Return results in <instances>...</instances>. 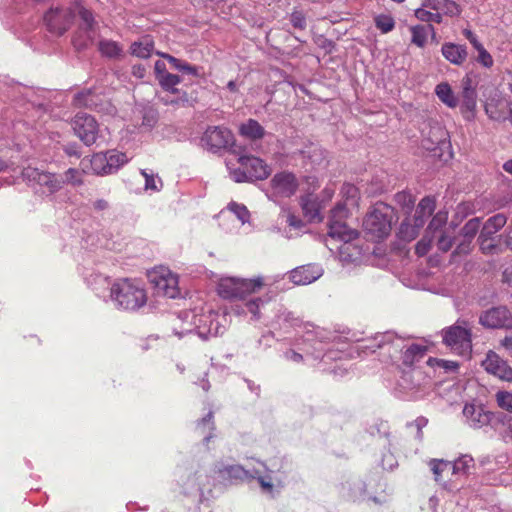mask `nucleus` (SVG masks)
Instances as JSON below:
<instances>
[{
  "instance_id": "obj_1",
  "label": "nucleus",
  "mask_w": 512,
  "mask_h": 512,
  "mask_svg": "<svg viewBox=\"0 0 512 512\" xmlns=\"http://www.w3.org/2000/svg\"><path fill=\"white\" fill-rule=\"evenodd\" d=\"M258 466L245 468L239 464H228L224 461H217L213 466V472L225 482L244 481L256 479L263 494L270 498L277 497L285 486L286 472L282 465L274 469L262 461H257Z\"/></svg>"
},
{
  "instance_id": "obj_2",
  "label": "nucleus",
  "mask_w": 512,
  "mask_h": 512,
  "mask_svg": "<svg viewBox=\"0 0 512 512\" xmlns=\"http://www.w3.org/2000/svg\"><path fill=\"white\" fill-rule=\"evenodd\" d=\"M262 277L253 279L223 277L217 285L219 296L224 299H239L241 304L233 308L238 315H251V320L257 321L261 318V309L272 299L269 294L254 296L263 287Z\"/></svg>"
},
{
  "instance_id": "obj_3",
  "label": "nucleus",
  "mask_w": 512,
  "mask_h": 512,
  "mask_svg": "<svg viewBox=\"0 0 512 512\" xmlns=\"http://www.w3.org/2000/svg\"><path fill=\"white\" fill-rule=\"evenodd\" d=\"M226 315L209 310L196 313L194 310L180 311L173 319L174 335L182 338L195 332L202 340L222 335L226 330Z\"/></svg>"
},
{
  "instance_id": "obj_4",
  "label": "nucleus",
  "mask_w": 512,
  "mask_h": 512,
  "mask_svg": "<svg viewBox=\"0 0 512 512\" xmlns=\"http://www.w3.org/2000/svg\"><path fill=\"white\" fill-rule=\"evenodd\" d=\"M109 301L122 311H137L147 303L145 289L135 279L120 278L110 286Z\"/></svg>"
},
{
  "instance_id": "obj_5",
  "label": "nucleus",
  "mask_w": 512,
  "mask_h": 512,
  "mask_svg": "<svg viewBox=\"0 0 512 512\" xmlns=\"http://www.w3.org/2000/svg\"><path fill=\"white\" fill-rule=\"evenodd\" d=\"M235 161L240 167H235L232 159L226 161L230 178L237 183L254 180H263L270 175L268 165L260 158L246 154L241 147H235L231 151Z\"/></svg>"
},
{
  "instance_id": "obj_6",
  "label": "nucleus",
  "mask_w": 512,
  "mask_h": 512,
  "mask_svg": "<svg viewBox=\"0 0 512 512\" xmlns=\"http://www.w3.org/2000/svg\"><path fill=\"white\" fill-rule=\"evenodd\" d=\"M406 342V339L396 335L394 332L387 331L361 340L357 345V349L365 353L368 351L374 353L379 349L383 356H387L391 361H397L401 358Z\"/></svg>"
},
{
  "instance_id": "obj_7",
  "label": "nucleus",
  "mask_w": 512,
  "mask_h": 512,
  "mask_svg": "<svg viewBox=\"0 0 512 512\" xmlns=\"http://www.w3.org/2000/svg\"><path fill=\"white\" fill-rule=\"evenodd\" d=\"M347 215V209L344 204H338L331 210L329 219V232L328 235L332 239H338L343 242L339 248L340 255L344 257V253L349 250L350 242L357 238L358 232L355 229L349 228L343 219Z\"/></svg>"
},
{
  "instance_id": "obj_8",
  "label": "nucleus",
  "mask_w": 512,
  "mask_h": 512,
  "mask_svg": "<svg viewBox=\"0 0 512 512\" xmlns=\"http://www.w3.org/2000/svg\"><path fill=\"white\" fill-rule=\"evenodd\" d=\"M430 378L419 368H402L396 384V393L402 398H418V393L429 383Z\"/></svg>"
},
{
  "instance_id": "obj_9",
  "label": "nucleus",
  "mask_w": 512,
  "mask_h": 512,
  "mask_svg": "<svg viewBox=\"0 0 512 512\" xmlns=\"http://www.w3.org/2000/svg\"><path fill=\"white\" fill-rule=\"evenodd\" d=\"M392 213L393 210L390 206L384 203L376 204L364 219L365 231L377 239L386 237L391 231Z\"/></svg>"
},
{
  "instance_id": "obj_10",
  "label": "nucleus",
  "mask_w": 512,
  "mask_h": 512,
  "mask_svg": "<svg viewBox=\"0 0 512 512\" xmlns=\"http://www.w3.org/2000/svg\"><path fill=\"white\" fill-rule=\"evenodd\" d=\"M130 158L123 152L108 150L99 152L91 158V168L97 175H109L116 173L122 166L129 162Z\"/></svg>"
},
{
  "instance_id": "obj_11",
  "label": "nucleus",
  "mask_w": 512,
  "mask_h": 512,
  "mask_svg": "<svg viewBox=\"0 0 512 512\" xmlns=\"http://www.w3.org/2000/svg\"><path fill=\"white\" fill-rule=\"evenodd\" d=\"M234 143L232 132L224 126H209L200 138V145L211 153L228 150Z\"/></svg>"
},
{
  "instance_id": "obj_12",
  "label": "nucleus",
  "mask_w": 512,
  "mask_h": 512,
  "mask_svg": "<svg viewBox=\"0 0 512 512\" xmlns=\"http://www.w3.org/2000/svg\"><path fill=\"white\" fill-rule=\"evenodd\" d=\"M443 341L459 355H467L471 352V331L465 321H458L455 325L444 330Z\"/></svg>"
},
{
  "instance_id": "obj_13",
  "label": "nucleus",
  "mask_w": 512,
  "mask_h": 512,
  "mask_svg": "<svg viewBox=\"0 0 512 512\" xmlns=\"http://www.w3.org/2000/svg\"><path fill=\"white\" fill-rule=\"evenodd\" d=\"M43 19L49 32L60 36L74 23L75 10L73 5L69 7L52 6L44 14Z\"/></svg>"
},
{
  "instance_id": "obj_14",
  "label": "nucleus",
  "mask_w": 512,
  "mask_h": 512,
  "mask_svg": "<svg viewBox=\"0 0 512 512\" xmlns=\"http://www.w3.org/2000/svg\"><path fill=\"white\" fill-rule=\"evenodd\" d=\"M75 135L86 145L91 146L101 139L99 125L95 118L86 113H77L72 120Z\"/></svg>"
},
{
  "instance_id": "obj_15",
  "label": "nucleus",
  "mask_w": 512,
  "mask_h": 512,
  "mask_svg": "<svg viewBox=\"0 0 512 512\" xmlns=\"http://www.w3.org/2000/svg\"><path fill=\"white\" fill-rule=\"evenodd\" d=\"M22 175L28 182L38 185L42 189V193L48 195L59 191L64 184L61 175L44 172L37 168L28 167L23 170Z\"/></svg>"
},
{
  "instance_id": "obj_16",
  "label": "nucleus",
  "mask_w": 512,
  "mask_h": 512,
  "mask_svg": "<svg viewBox=\"0 0 512 512\" xmlns=\"http://www.w3.org/2000/svg\"><path fill=\"white\" fill-rule=\"evenodd\" d=\"M479 322L491 329H509L512 328V314L506 306L492 307L480 315Z\"/></svg>"
},
{
  "instance_id": "obj_17",
  "label": "nucleus",
  "mask_w": 512,
  "mask_h": 512,
  "mask_svg": "<svg viewBox=\"0 0 512 512\" xmlns=\"http://www.w3.org/2000/svg\"><path fill=\"white\" fill-rule=\"evenodd\" d=\"M150 280L158 294L168 298H176L179 295L178 277L167 269H161L150 275Z\"/></svg>"
},
{
  "instance_id": "obj_18",
  "label": "nucleus",
  "mask_w": 512,
  "mask_h": 512,
  "mask_svg": "<svg viewBox=\"0 0 512 512\" xmlns=\"http://www.w3.org/2000/svg\"><path fill=\"white\" fill-rule=\"evenodd\" d=\"M482 367L488 373L501 381L512 382V367L496 352L489 351L482 361Z\"/></svg>"
},
{
  "instance_id": "obj_19",
  "label": "nucleus",
  "mask_w": 512,
  "mask_h": 512,
  "mask_svg": "<svg viewBox=\"0 0 512 512\" xmlns=\"http://www.w3.org/2000/svg\"><path fill=\"white\" fill-rule=\"evenodd\" d=\"M463 416L466 424L473 429H481L490 425L494 414L484 408L482 405L465 404Z\"/></svg>"
},
{
  "instance_id": "obj_20",
  "label": "nucleus",
  "mask_w": 512,
  "mask_h": 512,
  "mask_svg": "<svg viewBox=\"0 0 512 512\" xmlns=\"http://www.w3.org/2000/svg\"><path fill=\"white\" fill-rule=\"evenodd\" d=\"M323 275V268L318 264L296 267L290 272V280L296 285H308Z\"/></svg>"
},
{
  "instance_id": "obj_21",
  "label": "nucleus",
  "mask_w": 512,
  "mask_h": 512,
  "mask_svg": "<svg viewBox=\"0 0 512 512\" xmlns=\"http://www.w3.org/2000/svg\"><path fill=\"white\" fill-rule=\"evenodd\" d=\"M271 184L274 192L284 197L293 195L298 187L295 175L289 172L277 173L272 178Z\"/></svg>"
},
{
  "instance_id": "obj_22",
  "label": "nucleus",
  "mask_w": 512,
  "mask_h": 512,
  "mask_svg": "<svg viewBox=\"0 0 512 512\" xmlns=\"http://www.w3.org/2000/svg\"><path fill=\"white\" fill-rule=\"evenodd\" d=\"M442 56L452 65H463L468 57L467 46L453 42H445L441 46Z\"/></svg>"
},
{
  "instance_id": "obj_23",
  "label": "nucleus",
  "mask_w": 512,
  "mask_h": 512,
  "mask_svg": "<svg viewBox=\"0 0 512 512\" xmlns=\"http://www.w3.org/2000/svg\"><path fill=\"white\" fill-rule=\"evenodd\" d=\"M75 15L78 14L80 19V28L87 34V40L93 41L96 35L97 22L93 13L82 6L79 2L74 5Z\"/></svg>"
},
{
  "instance_id": "obj_24",
  "label": "nucleus",
  "mask_w": 512,
  "mask_h": 512,
  "mask_svg": "<svg viewBox=\"0 0 512 512\" xmlns=\"http://www.w3.org/2000/svg\"><path fill=\"white\" fill-rule=\"evenodd\" d=\"M75 15L78 14L80 19V28L87 34V40L93 41L96 35L97 22L93 13L82 6L79 2L74 5Z\"/></svg>"
},
{
  "instance_id": "obj_25",
  "label": "nucleus",
  "mask_w": 512,
  "mask_h": 512,
  "mask_svg": "<svg viewBox=\"0 0 512 512\" xmlns=\"http://www.w3.org/2000/svg\"><path fill=\"white\" fill-rule=\"evenodd\" d=\"M405 346L400 358L402 365L404 368H414V363L424 358L427 347L421 344L410 343L409 340H407Z\"/></svg>"
},
{
  "instance_id": "obj_26",
  "label": "nucleus",
  "mask_w": 512,
  "mask_h": 512,
  "mask_svg": "<svg viewBox=\"0 0 512 512\" xmlns=\"http://www.w3.org/2000/svg\"><path fill=\"white\" fill-rule=\"evenodd\" d=\"M477 107V92H471L468 89L461 91L460 112L466 121L475 119Z\"/></svg>"
},
{
  "instance_id": "obj_27",
  "label": "nucleus",
  "mask_w": 512,
  "mask_h": 512,
  "mask_svg": "<svg viewBox=\"0 0 512 512\" xmlns=\"http://www.w3.org/2000/svg\"><path fill=\"white\" fill-rule=\"evenodd\" d=\"M423 6L428 9L441 13L448 16H457L461 10L459 5L452 0H425Z\"/></svg>"
},
{
  "instance_id": "obj_28",
  "label": "nucleus",
  "mask_w": 512,
  "mask_h": 512,
  "mask_svg": "<svg viewBox=\"0 0 512 512\" xmlns=\"http://www.w3.org/2000/svg\"><path fill=\"white\" fill-rule=\"evenodd\" d=\"M130 52L133 56L147 59L154 52V41L151 36L146 35L135 41L130 46Z\"/></svg>"
},
{
  "instance_id": "obj_29",
  "label": "nucleus",
  "mask_w": 512,
  "mask_h": 512,
  "mask_svg": "<svg viewBox=\"0 0 512 512\" xmlns=\"http://www.w3.org/2000/svg\"><path fill=\"white\" fill-rule=\"evenodd\" d=\"M303 213L309 221H320V203L312 194L301 197L300 201Z\"/></svg>"
},
{
  "instance_id": "obj_30",
  "label": "nucleus",
  "mask_w": 512,
  "mask_h": 512,
  "mask_svg": "<svg viewBox=\"0 0 512 512\" xmlns=\"http://www.w3.org/2000/svg\"><path fill=\"white\" fill-rule=\"evenodd\" d=\"M429 465L431 471L434 474L435 481L443 484L445 488H448V485L445 481V477L452 475L451 461H445L442 459H432L429 462Z\"/></svg>"
},
{
  "instance_id": "obj_31",
  "label": "nucleus",
  "mask_w": 512,
  "mask_h": 512,
  "mask_svg": "<svg viewBox=\"0 0 512 512\" xmlns=\"http://www.w3.org/2000/svg\"><path fill=\"white\" fill-rule=\"evenodd\" d=\"M336 337L337 335L333 331L314 325L307 328L304 335L305 341H318L320 343H328L333 341Z\"/></svg>"
},
{
  "instance_id": "obj_32",
  "label": "nucleus",
  "mask_w": 512,
  "mask_h": 512,
  "mask_svg": "<svg viewBox=\"0 0 512 512\" xmlns=\"http://www.w3.org/2000/svg\"><path fill=\"white\" fill-rule=\"evenodd\" d=\"M435 94L439 100L449 108H456L459 105V99L454 94L451 86L447 82H441L435 87Z\"/></svg>"
},
{
  "instance_id": "obj_33",
  "label": "nucleus",
  "mask_w": 512,
  "mask_h": 512,
  "mask_svg": "<svg viewBox=\"0 0 512 512\" xmlns=\"http://www.w3.org/2000/svg\"><path fill=\"white\" fill-rule=\"evenodd\" d=\"M423 226V219L416 218L414 219V223H410L409 221H403L400 225L398 231V237L400 240L404 242H410L414 240L420 231V228Z\"/></svg>"
},
{
  "instance_id": "obj_34",
  "label": "nucleus",
  "mask_w": 512,
  "mask_h": 512,
  "mask_svg": "<svg viewBox=\"0 0 512 512\" xmlns=\"http://www.w3.org/2000/svg\"><path fill=\"white\" fill-rule=\"evenodd\" d=\"M214 415L212 411H209L203 418L197 421L196 429L203 435V443L207 445L209 441L215 437L214 430Z\"/></svg>"
},
{
  "instance_id": "obj_35",
  "label": "nucleus",
  "mask_w": 512,
  "mask_h": 512,
  "mask_svg": "<svg viewBox=\"0 0 512 512\" xmlns=\"http://www.w3.org/2000/svg\"><path fill=\"white\" fill-rule=\"evenodd\" d=\"M507 222V217L502 214L498 213L492 217H490L485 224L483 225L480 235L482 237H490L493 238V236L502 228Z\"/></svg>"
},
{
  "instance_id": "obj_36",
  "label": "nucleus",
  "mask_w": 512,
  "mask_h": 512,
  "mask_svg": "<svg viewBox=\"0 0 512 512\" xmlns=\"http://www.w3.org/2000/svg\"><path fill=\"white\" fill-rule=\"evenodd\" d=\"M239 132L242 136L251 140L262 139L265 135L263 126L254 119H249L242 123L239 127Z\"/></svg>"
},
{
  "instance_id": "obj_37",
  "label": "nucleus",
  "mask_w": 512,
  "mask_h": 512,
  "mask_svg": "<svg viewBox=\"0 0 512 512\" xmlns=\"http://www.w3.org/2000/svg\"><path fill=\"white\" fill-rule=\"evenodd\" d=\"M475 466L474 459L470 455H461L455 461L451 462L452 476H466L470 474Z\"/></svg>"
},
{
  "instance_id": "obj_38",
  "label": "nucleus",
  "mask_w": 512,
  "mask_h": 512,
  "mask_svg": "<svg viewBox=\"0 0 512 512\" xmlns=\"http://www.w3.org/2000/svg\"><path fill=\"white\" fill-rule=\"evenodd\" d=\"M190 481L197 482V492L199 500L202 502L206 499V493L212 491V483L210 477L202 471H197L190 476Z\"/></svg>"
},
{
  "instance_id": "obj_39",
  "label": "nucleus",
  "mask_w": 512,
  "mask_h": 512,
  "mask_svg": "<svg viewBox=\"0 0 512 512\" xmlns=\"http://www.w3.org/2000/svg\"><path fill=\"white\" fill-rule=\"evenodd\" d=\"M84 279L88 286H90L94 291L98 294L101 290L106 288L110 289L109 278L101 273L91 272L89 274H85Z\"/></svg>"
},
{
  "instance_id": "obj_40",
  "label": "nucleus",
  "mask_w": 512,
  "mask_h": 512,
  "mask_svg": "<svg viewBox=\"0 0 512 512\" xmlns=\"http://www.w3.org/2000/svg\"><path fill=\"white\" fill-rule=\"evenodd\" d=\"M100 53L108 58H119L123 54V48L116 41L103 39L98 43Z\"/></svg>"
},
{
  "instance_id": "obj_41",
  "label": "nucleus",
  "mask_w": 512,
  "mask_h": 512,
  "mask_svg": "<svg viewBox=\"0 0 512 512\" xmlns=\"http://www.w3.org/2000/svg\"><path fill=\"white\" fill-rule=\"evenodd\" d=\"M435 209V199L434 197L426 196L424 197L418 204L414 219L420 218L423 219V224L425 223L426 218H428Z\"/></svg>"
},
{
  "instance_id": "obj_42",
  "label": "nucleus",
  "mask_w": 512,
  "mask_h": 512,
  "mask_svg": "<svg viewBox=\"0 0 512 512\" xmlns=\"http://www.w3.org/2000/svg\"><path fill=\"white\" fill-rule=\"evenodd\" d=\"M428 30L434 33V27L431 24H429L427 27L421 25L413 26L411 28L412 43L418 47H424L427 40Z\"/></svg>"
},
{
  "instance_id": "obj_43",
  "label": "nucleus",
  "mask_w": 512,
  "mask_h": 512,
  "mask_svg": "<svg viewBox=\"0 0 512 512\" xmlns=\"http://www.w3.org/2000/svg\"><path fill=\"white\" fill-rule=\"evenodd\" d=\"M74 103L79 107L94 109L97 107L96 96L91 90L79 92L74 97Z\"/></svg>"
},
{
  "instance_id": "obj_44",
  "label": "nucleus",
  "mask_w": 512,
  "mask_h": 512,
  "mask_svg": "<svg viewBox=\"0 0 512 512\" xmlns=\"http://www.w3.org/2000/svg\"><path fill=\"white\" fill-rule=\"evenodd\" d=\"M415 17L422 22L428 23H441L443 20L441 13L430 10L428 9V7H425L423 5L422 7L415 10Z\"/></svg>"
},
{
  "instance_id": "obj_45",
  "label": "nucleus",
  "mask_w": 512,
  "mask_h": 512,
  "mask_svg": "<svg viewBox=\"0 0 512 512\" xmlns=\"http://www.w3.org/2000/svg\"><path fill=\"white\" fill-rule=\"evenodd\" d=\"M279 219H281L282 222L285 221L289 225L290 228L301 229L304 226L302 220L291 213L283 212L280 215ZM290 231H291V229H289V230L285 229L283 231L282 235L287 239H291L294 236L290 233Z\"/></svg>"
},
{
  "instance_id": "obj_46",
  "label": "nucleus",
  "mask_w": 512,
  "mask_h": 512,
  "mask_svg": "<svg viewBox=\"0 0 512 512\" xmlns=\"http://www.w3.org/2000/svg\"><path fill=\"white\" fill-rule=\"evenodd\" d=\"M158 82L164 90L176 93L178 91L176 86L181 82V79L178 75L168 72L161 76Z\"/></svg>"
},
{
  "instance_id": "obj_47",
  "label": "nucleus",
  "mask_w": 512,
  "mask_h": 512,
  "mask_svg": "<svg viewBox=\"0 0 512 512\" xmlns=\"http://www.w3.org/2000/svg\"><path fill=\"white\" fill-rule=\"evenodd\" d=\"M227 209L231 211L242 224L249 222L250 212L245 205L231 202L228 204Z\"/></svg>"
},
{
  "instance_id": "obj_48",
  "label": "nucleus",
  "mask_w": 512,
  "mask_h": 512,
  "mask_svg": "<svg viewBox=\"0 0 512 512\" xmlns=\"http://www.w3.org/2000/svg\"><path fill=\"white\" fill-rule=\"evenodd\" d=\"M480 219L479 218H472L469 221L465 223V225L462 227L460 236L464 237L466 239L473 240L476 234L479 231L480 228Z\"/></svg>"
},
{
  "instance_id": "obj_49",
  "label": "nucleus",
  "mask_w": 512,
  "mask_h": 512,
  "mask_svg": "<svg viewBox=\"0 0 512 512\" xmlns=\"http://www.w3.org/2000/svg\"><path fill=\"white\" fill-rule=\"evenodd\" d=\"M474 49L478 52L476 57V61L484 68L490 69L494 65V60L492 55L486 50L482 43L474 47Z\"/></svg>"
},
{
  "instance_id": "obj_50",
  "label": "nucleus",
  "mask_w": 512,
  "mask_h": 512,
  "mask_svg": "<svg viewBox=\"0 0 512 512\" xmlns=\"http://www.w3.org/2000/svg\"><path fill=\"white\" fill-rule=\"evenodd\" d=\"M375 26L382 33H388L395 27V21L392 16L387 14H380L375 17Z\"/></svg>"
},
{
  "instance_id": "obj_51",
  "label": "nucleus",
  "mask_w": 512,
  "mask_h": 512,
  "mask_svg": "<svg viewBox=\"0 0 512 512\" xmlns=\"http://www.w3.org/2000/svg\"><path fill=\"white\" fill-rule=\"evenodd\" d=\"M142 176L145 178V190L158 192L162 189V180L154 174H149L145 169L141 170Z\"/></svg>"
},
{
  "instance_id": "obj_52",
  "label": "nucleus",
  "mask_w": 512,
  "mask_h": 512,
  "mask_svg": "<svg viewBox=\"0 0 512 512\" xmlns=\"http://www.w3.org/2000/svg\"><path fill=\"white\" fill-rule=\"evenodd\" d=\"M495 400L497 405L509 412L512 413V393L508 391L500 390L495 394Z\"/></svg>"
},
{
  "instance_id": "obj_53",
  "label": "nucleus",
  "mask_w": 512,
  "mask_h": 512,
  "mask_svg": "<svg viewBox=\"0 0 512 512\" xmlns=\"http://www.w3.org/2000/svg\"><path fill=\"white\" fill-rule=\"evenodd\" d=\"M276 321L279 326H283L284 328L294 327L299 323V319L295 317L292 312L287 311L286 309L279 312Z\"/></svg>"
},
{
  "instance_id": "obj_54",
  "label": "nucleus",
  "mask_w": 512,
  "mask_h": 512,
  "mask_svg": "<svg viewBox=\"0 0 512 512\" xmlns=\"http://www.w3.org/2000/svg\"><path fill=\"white\" fill-rule=\"evenodd\" d=\"M396 203L409 213L414 206V199L412 195L406 191H401L394 196Z\"/></svg>"
},
{
  "instance_id": "obj_55",
  "label": "nucleus",
  "mask_w": 512,
  "mask_h": 512,
  "mask_svg": "<svg viewBox=\"0 0 512 512\" xmlns=\"http://www.w3.org/2000/svg\"><path fill=\"white\" fill-rule=\"evenodd\" d=\"M63 177L64 183L78 186L83 183L82 172L76 168H69L65 171Z\"/></svg>"
},
{
  "instance_id": "obj_56",
  "label": "nucleus",
  "mask_w": 512,
  "mask_h": 512,
  "mask_svg": "<svg viewBox=\"0 0 512 512\" xmlns=\"http://www.w3.org/2000/svg\"><path fill=\"white\" fill-rule=\"evenodd\" d=\"M453 242L454 237L449 231L445 230L441 232L437 240V247L440 251L447 252L452 248Z\"/></svg>"
},
{
  "instance_id": "obj_57",
  "label": "nucleus",
  "mask_w": 512,
  "mask_h": 512,
  "mask_svg": "<svg viewBox=\"0 0 512 512\" xmlns=\"http://www.w3.org/2000/svg\"><path fill=\"white\" fill-rule=\"evenodd\" d=\"M478 241L481 251L485 254L493 253L497 247L494 238L482 237V235L479 234Z\"/></svg>"
},
{
  "instance_id": "obj_58",
  "label": "nucleus",
  "mask_w": 512,
  "mask_h": 512,
  "mask_svg": "<svg viewBox=\"0 0 512 512\" xmlns=\"http://www.w3.org/2000/svg\"><path fill=\"white\" fill-rule=\"evenodd\" d=\"M290 22L294 28L300 30H304L306 28V18L301 11H294L290 16Z\"/></svg>"
},
{
  "instance_id": "obj_59",
  "label": "nucleus",
  "mask_w": 512,
  "mask_h": 512,
  "mask_svg": "<svg viewBox=\"0 0 512 512\" xmlns=\"http://www.w3.org/2000/svg\"><path fill=\"white\" fill-rule=\"evenodd\" d=\"M447 221L446 213L439 212L437 213L429 223L428 231H437L440 229Z\"/></svg>"
},
{
  "instance_id": "obj_60",
  "label": "nucleus",
  "mask_w": 512,
  "mask_h": 512,
  "mask_svg": "<svg viewBox=\"0 0 512 512\" xmlns=\"http://www.w3.org/2000/svg\"><path fill=\"white\" fill-rule=\"evenodd\" d=\"M461 241L457 244L453 254L457 255H467L471 251L472 241L471 239H466L461 237Z\"/></svg>"
},
{
  "instance_id": "obj_61",
  "label": "nucleus",
  "mask_w": 512,
  "mask_h": 512,
  "mask_svg": "<svg viewBox=\"0 0 512 512\" xmlns=\"http://www.w3.org/2000/svg\"><path fill=\"white\" fill-rule=\"evenodd\" d=\"M431 247V239L424 236L420 241L417 242L415 251L418 256H424L428 253Z\"/></svg>"
},
{
  "instance_id": "obj_62",
  "label": "nucleus",
  "mask_w": 512,
  "mask_h": 512,
  "mask_svg": "<svg viewBox=\"0 0 512 512\" xmlns=\"http://www.w3.org/2000/svg\"><path fill=\"white\" fill-rule=\"evenodd\" d=\"M342 193L346 195L347 200H352V204H354L358 189L352 184H345L342 188Z\"/></svg>"
},
{
  "instance_id": "obj_63",
  "label": "nucleus",
  "mask_w": 512,
  "mask_h": 512,
  "mask_svg": "<svg viewBox=\"0 0 512 512\" xmlns=\"http://www.w3.org/2000/svg\"><path fill=\"white\" fill-rule=\"evenodd\" d=\"M156 54L162 58L167 59L168 62L172 65V67L178 71H179V69H181V67L184 63L183 61L179 60L178 58H176L172 55H169L167 53H162V52L157 51Z\"/></svg>"
},
{
  "instance_id": "obj_64",
  "label": "nucleus",
  "mask_w": 512,
  "mask_h": 512,
  "mask_svg": "<svg viewBox=\"0 0 512 512\" xmlns=\"http://www.w3.org/2000/svg\"><path fill=\"white\" fill-rule=\"evenodd\" d=\"M495 485L501 486H509L512 484V476L508 472H502L497 478L494 480Z\"/></svg>"
}]
</instances>
